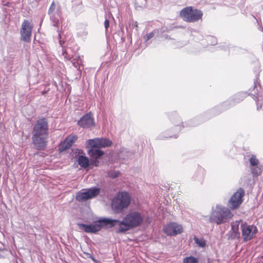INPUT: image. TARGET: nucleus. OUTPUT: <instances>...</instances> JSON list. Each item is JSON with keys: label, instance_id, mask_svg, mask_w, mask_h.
Returning a JSON list of instances; mask_svg holds the SVG:
<instances>
[{"label": "nucleus", "instance_id": "6e6552de", "mask_svg": "<svg viewBox=\"0 0 263 263\" xmlns=\"http://www.w3.org/2000/svg\"><path fill=\"white\" fill-rule=\"evenodd\" d=\"M245 195L244 190L239 188L235 192L230 199L228 206L231 210L237 209L242 202V197Z\"/></svg>", "mask_w": 263, "mask_h": 263}, {"label": "nucleus", "instance_id": "5701e85b", "mask_svg": "<svg viewBox=\"0 0 263 263\" xmlns=\"http://www.w3.org/2000/svg\"><path fill=\"white\" fill-rule=\"evenodd\" d=\"M198 260L193 256L185 257L183 260L182 263H198Z\"/></svg>", "mask_w": 263, "mask_h": 263}, {"label": "nucleus", "instance_id": "f03ea898", "mask_svg": "<svg viewBox=\"0 0 263 263\" xmlns=\"http://www.w3.org/2000/svg\"><path fill=\"white\" fill-rule=\"evenodd\" d=\"M145 215L143 213L132 211L125 215L122 220L115 219L116 225L119 226L118 232L124 233L131 229L139 227L143 223Z\"/></svg>", "mask_w": 263, "mask_h": 263}, {"label": "nucleus", "instance_id": "9b49d317", "mask_svg": "<svg viewBox=\"0 0 263 263\" xmlns=\"http://www.w3.org/2000/svg\"><path fill=\"white\" fill-rule=\"evenodd\" d=\"M250 171L254 177L261 175V166L259 164V160L255 155H252L249 159Z\"/></svg>", "mask_w": 263, "mask_h": 263}, {"label": "nucleus", "instance_id": "cd10ccee", "mask_svg": "<svg viewBox=\"0 0 263 263\" xmlns=\"http://www.w3.org/2000/svg\"><path fill=\"white\" fill-rule=\"evenodd\" d=\"M262 100V97L261 96H257V97L256 98V102L257 106H258V105H260V106H261Z\"/></svg>", "mask_w": 263, "mask_h": 263}, {"label": "nucleus", "instance_id": "2f4dec72", "mask_svg": "<svg viewBox=\"0 0 263 263\" xmlns=\"http://www.w3.org/2000/svg\"><path fill=\"white\" fill-rule=\"evenodd\" d=\"M199 124V123H197V122H196V123H192L191 124V126H196L197 125Z\"/></svg>", "mask_w": 263, "mask_h": 263}, {"label": "nucleus", "instance_id": "ddd939ff", "mask_svg": "<svg viewBox=\"0 0 263 263\" xmlns=\"http://www.w3.org/2000/svg\"><path fill=\"white\" fill-rule=\"evenodd\" d=\"M163 231L167 235L174 236L180 234L182 232V227L175 222L166 224L163 228Z\"/></svg>", "mask_w": 263, "mask_h": 263}, {"label": "nucleus", "instance_id": "7c9ffc66", "mask_svg": "<svg viewBox=\"0 0 263 263\" xmlns=\"http://www.w3.org/2000/svg\"><path fill=\"white\" fill-rule=\"evenodd\" d=\"M133 25L134 27H135L137 28V27H138V23H137V22H133Z\"/></svg>", "mask_w": 263, "mask_h": 263}, {"label": "nucleus", "instance_id": "1a4fd4ad", "mask_svg": "<svg viewBox=\"0 0 263 263\" xmlns=\"http://www.w3.org/2000/svg\"><path fill=\"white\" fill-rule=\"evenodd\" d=\"M241 230L242 236L245 241L252 239L257 233L258 230L254 226L248 225L246 222L241 221Z\"/></svg>", "mask_w": 263, "mask_h": 263}, {"label": "nucleus", "instance_id": "9d476101", "mask_svg": "<svg viewBox=\"0 0 263 263\" xmlns=\"http://www.w3.org/2000/svg\"><path fill=\"white\" fill-rule=\"evenodd\" d=\"M33 25L31 23L27 20L23 22L20 30L21 40L26 42H30L32 34Z\"/></svg>", "mask_w": 263, "mask_h": 263}, {"label": "nucleus", "instance_id": "a878e982", "mask_svg": "<svg viewBox=\"0 0 263 263\" xmlns=\"http://www.w3.org/2000/svg\"><path fill=\"white\" fill-rule=\"evenodd\" d=\"M119 174L120 173L118 171H111L109 173L108 175L112 178H115L118 177Z\"/></svg>", "mask_w": 263, "mask_h": 263}, {"label": "nucleus", "instance_id": "39448f33", "mask_svg": "<svg viewBox=\"0 0 263 263\" xmlns=\"http://www.w3.org/2000/svg\"><path fill=\"white\" fill-rule=\"evenodd\" d=\"M131 198L128 192H120L111 200V209L115 213H121L128 207Z\"/></svg>", "mask_w": 263, "mask_h": 263}, {"label": "nucleus", "instance_id": "7ed1b4c3", "mask_svg": "<svg viewBox=\"0 0 263 263\" xmlns=\"http://www.w3.org/2000/svg\"><path fill=\"white\" fill-rule=\"evenodd\" d=\"M116 220L108 218H102L99 220L93 221L90 224L84 223H78L79 229L87 233H96L100 231L103 227L109 228L116 226Z\"/></svg>", "mask_w": 263, "mask_h": 263}, {"label": "nucleus", "instance_id": "393cba45", "mask_svg": "<svg viewBox=\"0 0 263 263\" xmlns=\"http://www.w3.org/2000/svg\"><path fill=\"white\" fill-rule=\"evenodd\" d=\"M59 43H60V45L62 47H63V44L64 42H63L61 40H60ZM62 48H63V47H62ZM62 54L64 56L65 58H66L67 59H70L71 58L70 57V55H68V53H67V51L64 48H62Z\"/></svg>", "mask_w": 263, "mask_h": 263}, {"label": "nucleus", "instance_id": "a211bd4d", "mask_svg": "<svg viewBox=\"0 0 263 263\" xmlns=\"http://www.w3.org/2000/svg\"><path fill=\"white\" fill-rule=\"evenodd\" d=\"M60 13L61 12H57L48 14L50 17V20L52 23V25L55 27H59V24L60 23Z\"/></svg>", "mask_w": 263, "mask_h": 263}, {"label": "nucleus", "instance_id": "f3484780", "mask_svg": "<svg viewBox=\"0 0 263 263\" xmlns=\"http://www.w3.org/2000/svg\"><path fill=\"white\" fill-rule=\"evenodd\" d=\"M88 154L92 158L97 159L100 158L104 153L101 150L96 149L95 147H91V148L88 151Z\"/></svg>", "mask_w": 263, "mask_h": 263}, {"label": "nucleus", "instance_id": "2eb2a0df", "mask_svg": "<svg viewBox=\"0 0 263 263\" xmlns=\"http://www.w3.org/2000/svg\"><path fill=\"white\" fill-rule=\"evenodd\" d=\"M78 124L83 127H89L94 125L95 121L92 116H82Z\"/></svg>", "mask_w": 263, "mask_h": 263}, {"label": "nucleus", "instance_id": "f8f14e48", "mask_svg": "<svg viewBox=\"0 0 263 263\" xmlns=\"http://www.w3.org/2000/svg\"><path fill=\"white\" fill-rule=\"evenodd\" d=\"M86 144L90 147L99 148L111 145L112 142L107 138H95L87 140Z\"/></svg>", "mask_w": 263, "mask_h": 263}, {"label": "nucleus", "instance_id": "dca6fc26", "mask_svg": "<svg viewBox=\"0 0 263 263\" xmlns=\"http://www.w3.org/2000/svg\"><path fill=\"white\" fill-rule=\"evenodd\" d=\"M242 220L236 221L231 223V237L235 239L239 236V227L241 226Z\"/></svg>", "mask_w": 263, "mask_h": 263}, {"label": "nucleus", "instance_id": "4468645a", "mask_svg": "<svg viewBox=\"0 0 263 263\" xmlns=\"http://www.w3.org/2000/svg\"><path fill=\"white\" fill-rule=\"evenodd\" d=\"M77 139V136L69 135L66 137L65 140L61 144L60 150L65 151L69 148Z\"/></svg>", "mask_w": 263, "mask_h": 263}, {"label": "nucleus", "instance_id": "473e14b6", "mask_svg": "<svg viewBox=\"0 0 263 263\" xmlns=\"http://www.w3.org/2000/svg\"><path fill=\"white\" fill-rule=\"evenodd\" d=\"M85 115L88 116V115H91V112H89V113H87V114H86Z\"/></svg>", "mask_w": 263, "mask_h": 263}, {"label": "nucleus", "instance_id": "bb28decb", "mask_svg": "<svg viewBox=\"0 0 263 263\" xmlns=\"http://www.w3.org/2000/svg\"><path fill=\"white\" fill-rule=\"evenodd\" d=\"M154 36V32L152 31L148 34H146L144 38L145 39V40L146 41H148L149 40L151 39L152 38H153Z\"/></svg>", "mask_w": 263, "mask_h": 263}, {"label": "nucleus", "instance_id": "4be33fe9", "mask_svg": "<svg viewBox=\"0 0 263 263\" xmlns=\"http://www.w3.org/2000/svg\"><path fill=\"white\" fill-rule=\"evenodd\" d=\"M73 62H72V65L74 67L76 68H77L78 66H79V67L78 68V69L80 70V65L82 64V60L81 58V57L79 55H75L73 58Z\"/></svg>", "mask_w": 263, "mask_h": 263}, {"label": "nucleus", "instance_id": "20e7f679", "mask_svg": "<svg viewBox=\"0 0 263 263\" xmlns=\"http://www.w3.org/2000/svg\"><path fill=\"white\" fill-rule=\"evenodd\" d=\"M233 216V213L228 208L221 205H216L212 208L210 221L220 224L229 221Z\"/></svg>", "mask_w": 263, "mask_h": 263}, {"label": "nucleus", "instance_id": "c85d7f7f", "mask_svg": "<svg viewBox=\"0 0 263 263\" xmlns=\"http://www.w3.org/2000/svg\"><path fill=\"white\" fill-rule=\"evenodd\" d=\"M109 21L108 19H106L104 21V27L105 28L106 32L107 31L108 28L109 26Z\"/></svg>", "mask_w": 263, "mask_h": 263}, {"label": "nucleus", "instance_id": "412c9836", "mask_svg": "<svg viewBox=\"0 0 263 263\" xmlns=\"http://www.w3.org/2000/svg\"><path fill=\"white\" fill-rule=\"evenodd\" d=\"M61 12V7L59 4H56L54 1L51 3L48 10V14Z\"/></svg>", "mask_w": 263, "mask_h": 263}, {"label": "nucleus", "instance_id": "0eeeda50", "mask_svg": "<svg viewBox=\"0 0 263 263\" xmlns=\"http://www.w3.org/2000/svg\"><path fill=\"white\" fill-rule=\"evenodd\" d=\"M100 192V189L96 187L83 189L77 193L76 199L79 202H85L88 199L95 198Z\"/></svg>", "mask_w": 263, "mask_h": 263}, {"label": "nucleus", "instance_id": "6ab92c4d", "mask_svg": "<svg viewBox=\"0 0 263 263\" xmlns=\"http://www.w3.org/2000/svg\"><path fill=\"white\" fill-rule=\"evenodd\" d=\"M78 164L83 168H86L89 165V160L87 157L83 155L79 156L78 158Z\"/></svg>", "mask_w": 263, "mask_h": 263}, {"label": "nucleus", "instance_id": "b1692460", "mask_svg": "<svg viewBox=\"0 0 263 263\" xmlns=\"http://www.w3.org/2000/svg\"><path fill=\"white\" fill-rule=\"evenodd\" d=\"M195 243L200 247H204L205 246V241L203 239H199L196 237H194Z\"/></svg>", "mask_w": 263, "mask_h": 263}, {"label": "nucleus", "instance_id": "f257e3e1", "mask_svg": "<svg viewBox=\"0 0 263 263\" xmlns=\"http://www.w3.org/2000/svg\"><path fill=\"white\" fill-rule=\"evenodd\" d=\"M48 138V125L45 118L38 120L34 125L32 131V142L38 150L45 148Z\"/></svg>", "mask_w": 263, "mask_h": 263}, {"label": "nucleus", "instance_id": "72a5a7b5", "mask_svg": "<svg viewBox=\"0 0 263 263\" xmlns=\"http://www.w3.org/2000/svg\"><path fill=\"white\" fill-rule=\"evenodd\" d=\"M59 36L60 37H61V34H60V33H59Z\"/></svg>", "mask_w": 263, "mask_h": 263}, {"label": "nucleus", "instance_id": "c756f323", "mask_svg": "<svg viewBox=\"0 0 263 263\" xmlns=\"http://www.w3.org/2000/svg\"><path fill=\"white\" fill-rule=\"evenodd\" d=\"M99 161H98V160H97L96 159V160L95 161V162H94V165H95L96 166H98V164H99Z\"/></svg>", "mask_w": 263, "mask_h": 263}, {"label": "nucleus", "instance_id": "aec40b11", "mask_svg": "<svg viewBox=\"0 0 263 263\" xmlns=\"http://www.w3.org/2000/svg\"><path fill=\"white\" fill-rule=\"evenodd\" d=\"M247 96L246 92H238L233 97V101L234 103H237L242 101Z\"/></svg>", "mask_w": 263, "mask_h": 263}, {"label": "nucleus", "instance_id": "423d86ee", "mask_svg": "<svg viewBox=\"0 0 263 263\" xmlns=\"http://www.w3.org/2000/svg\"><path fill=\"white\" fill-rule=\"evenodd\" d=\"M180 15L185 22H195L202 18L203 13L200 10L187 7L180 11Z\"/></svg>", "mask_w": 263, "mask_h": 263}]
</instances>
